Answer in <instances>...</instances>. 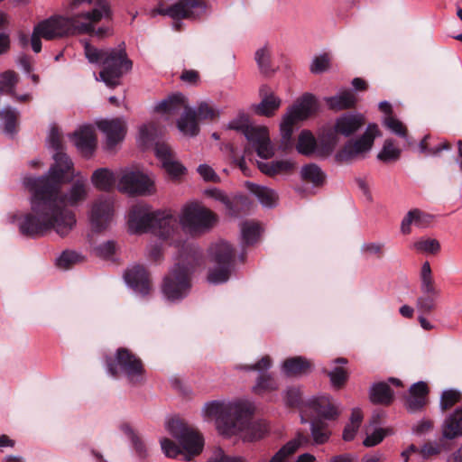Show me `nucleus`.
<instances>
[{"label": "nucleus", "mask_w": 462, "mask_h": 462, "mask_svg": "<svg viewBox=\"0 0 462 462\" xmlns=\"http://www.w3.org/2000/svg\"><path fill=\"white\" fill-rule=\"evenodd\" d=\"M72 168L73 162L69 156L66 153H58L47 175L24 179L25 187L32 192L31 212L20 217L16 214L8 217L12 224L18 220L22 236L35 239L53 230L59 236H65L75 226V214L67 206H76L85 200L87 187L85 180H77L68 193L61 194L65 174Z\"/></svg>", "instance_id": "f257e3e1"}, {"label": "nucleus", "mask_w": 462, "mask_h": 462, "mask_svg": "<svg viewBox=\"0 0 462 462\" xmlns=\"http://www.w3.org/2000/svg\"><path fill=\"white\" fill-rule=\"evenodd\" d=\"M106 13L107 9L103 6V10L92 9L70 17L53 15L44 19L33 27L30 40L32 49L35 53L42 51L41 38L51 41L67 35L85 34L92 29L91 23L99 20Z\"/></svg>", "instance_id": "f03ea898"}, {"label": "nucleus", "mask_w": 462, "mask_h": 462, "mask_svg": "<svg viewBox=\"0 0 462 462\" xmlns=\"http://www.w3.org/2000/svg\"><path fill=\"white\" fill-rule=\"evenodd\" d=\"M181 110L184 112L177 121V126L183 134L189 136L199 134L198 120L213 121L220 115L217 107L206 101L199 102L195 109L189 107L186 97L181 93L168 97L155 106V111L169 116L178 115Z\"/></svg>", "instance_id": "7ed1b4c3"}, {"label": "nucleus", "mask_w": 462, "mask_h": 462, "mask_svg": "<svg viewBox=\"0 0 462 462\" xmlns=\"http://www.w3.org/2000/svg\"><path fill=\"white\" fill-rule=\"evenodd\" d=\"M84 51L90 63L102 66L99 78L111 88L118 86L120 79L133 69L124 42L115 48L98 49L86 42Z\"/></svg>", "instance_id": "20e7f679"}, {"label": "nucleus", "mask_w": 462, "mask_h": 462, "mask_svg": "<svg viewBox=\"0 0 462 462\" xmlns=\"http://www.w3.org/2000/svg\"><path fill=\"white\" fill-rule=\"evenodd\" d=\"M128 227L133 234L151 232L162 240L173 242L179 224L171 211H152L147 205H134L128 214Z\"/></svg>", "instance_id": "39448f33"}, {"label": "nucleus", "mask_w": 462, "mask_h": 462, "mask_svg": "<svg viewBox=\"0 0 462 462\" xmlns=\"http://www.w3.org/2000/svg\"><path fill=\"white\" fill-rule=\"evenodd\" d=\"M166 429L179 442L177 445L168 438L161 439L162 450L167 457L176 458L182 455L184 460L189 461L202 452L204 448L202 435L180 419L170 420L166 424Z\"/></svg>", "instance_id": "423d86ee"}, {"label": "nucleus", "mask_w": 462, "mask_h": 462, "mask_svg": "<svg viewBox=\"0 0 462 462\" xmlns=\"http://www.w3.org/2000/svg\"><path fill=\"white\" fill-rule=\"evenodd\" d=\"M228 128L241 132L259 157L269 159L273 156L274 150L271 144L267 127L252 125L247 115L239 114L236 118L228 123Z\"/></svg>", "instance_id": "0eeeda50"}, {"label": "nucleus", "mask_w": 462, "mask_h": 462, "mask_svg": "<svg viewBox=\"0 0 462 462\" xmlns=\"http://www.w3.org/2000/svg\"><path fill=\"white\" fill-rule=\"evenodd\" d=\"M318 109V101L310 93H305L284 115L280 125L282 146L287 150L292 147L293 126L298 121L305 120Z\"/></svg>", "instance_id": "6e6552de"}, {"label": "nucleus", "mask_w": 462, "mask_h": 462, "mask_svg": "<svg viewBox=\"0 0 462 462\" xmlns=\"http://www.w3.org/2000/svg\"><path fill=\"white\" fill-rule=\"evenodd\" d=\"M204 412L206 416L216 419L217 429L220 434L231 437L236 431L233 420L236 414H248L249 409L244 401L234 402H211L205 404Z\"/></svg>", "instance_id": "1a4fd4ad"}, {"label": "nucleus", "mask_w": 462, "mask_h": 462, "mask_svg": "<svg viewBox=\"0 0 462 462\" xmlns=\"http://www.w3.org/2000/svg\"><path fill=\"white\" fill-rule=\"evenodd\" d=\"M106 366L111 375L117 376L121 373L133 385L144 381L145 370L142 360L127 348L119 347L116 352L115 359L106 360Z\"/></svg>", "instance_id": "9d476101"}, {"label": "nucleus", "mask_w": 462, "mask_h": 462, "mask_svg": "<svg viewBox=\"0 0 462 462\" xmlns=\"http://www.w3.org/2000/svg\"><path fill=\"white\" fill-rule=\"evenodd\" d=\"M217 222V215L199 203L186 205L180 216L182 229L192 236L209 231Z\"/></svg>", "instance_id": "9b49d317"}, {"label": "nucleus", "mask_w": 462, "mask_h": 462, "mask_svg": "<svg viewBox=\"0 0 462 462\" xmlns=\"http://www.w3.org/2000/svg\"><path fill=\"white\" fill-rule=\"evenodd\" d=\"M209 254L216 266L208 273V282L215 284L226 282L231 274L235 249L229 243L220 241L210 246Z\"/></svg>", "instance_id": "f8f14e48"}, {"label": "nucleus", "mask_w": 462, "mask_h": 462, "mask_svg": "<svg viewBox=\"0 0 462 462\" xmlns=\"http://www.w3.org/2000/svg\"><path fill=\"white\" fill-rule=\"evenodd\" d=\"M190 267L177 263L170 273L163 279L162 291L171 301L180 300L185 298L191 288Z\"/></svg>", "instance_id": "ddd939ff"}, {"label": "nucleus", "mask_w": 462, "mask_h": 462, "mask_svg": "<svg viewBox=\"0 0 462 462\" xmlns=\"http://www.w3.org/2000/svg\"><path fill=\"white\" fill-rule=\"evenodd\" d=\"M365 124V116L359 113L347 112L338 116L327 133L325 152L318 151L319 155H327L332 152L337 142V135L349 137L360 130Z\"/></svg>", "instance_id": "4468645a"}, {"label": "nucleus", "mask_w": 462, "mask_h": 462, "mask_svg": "<svg viewBox=\"0 0 462 462\" xmlns=\"http://www.w3.org/2000/svg\"><path fill=\"white\" fill-rule=\"evenodd\" d=\"M206 11L203 0H179L169 7L158 6L152 10V16L157 14L168 15L174 20L172 25L176 31H180L181 19H196Z\"/></svg>", "instance_id": "2eb2a0df"}, {"label": "nucleus", "mask_w": 462, "mask_h": 462, "mask_svg": "<svg viewBox=\"0 0 462 462\" xmlns=\"http://www.w3.org/2000/svg\"><path fill=\"white\" fill-rule=\"evenodd\" d=\"M379 134L377 125L369 124L365 132L357 139L347 141L336 153L335 160L339 162H349L368 152L374 144V138Z\"/></svg>", "instance_id": "dca6fc26"}, {"label": "nucleus", "mask_w": 462, "mask_h": 462, "mask_svg": "<svg viewBox=\"0 0 462 462\" xmlns=\"http://www.w3.org/2000/svg\"><path fill=\"white\" fill-rule=\"evenodd\" d=\"M249 409L248 414L238 413L234 418V424L236 426L234 435H239L246 441H254L262 439L267 431L266 425L262 421L252 420L254 406L252 402L244 401Z\"/></svg>", "instance_id": "f3484780"}, {"label": "nucleus", "mask_w": 462, "mask_h": 462, "mask_svg": "<svg viewBox=\"0 0 462 462\" xmlns=\"http://www.w3.org/2000/svg\"><path fill=\"white\" fill-rule=\"evenodd\" d=\"M118 189L129 195L144 196L153 192L154 182L148 175L139 171H127L118 181Z\"/></svg>", "instance_id": "a211bd4d"}, {"label": "nucleus", "mask_w": 462, "mask_h": 462, "mask_svg": "<svg viewBox=\"0 0 462 462\" xmlns=\"http://www.w3.org/2000/svg\"><path fill=\"white\" fill-rule=\"evenodd\" d=\"M114 212L111 197H100L93 204L90 212V223L95 232H101L108 226Z\"/></svg>", "instance_id": "6ab92c4d"}, {"label": "nucleus", "mask_w": 462, "mask_h": 462, "mask_svg": "<svg viewBox=\"0 0 462 462\" xmlns=\"http://www.w3.org/2000/svg\"><path fill=\"white\" fill-rule=\"evenodd\" d=\"M97 128L106 135L107 150L114 149L122 142L126 133L125 121L121 118L102 119L97 122Z\"/></svg>", "instance_id": "aec40b11"}, {"label": "nucleus", "mask_w": 462, "mask_h": 462, "mask_svg": "<svg viewBox=\"0 0 462 462\" xmlns=\"http://www.w3.org/2000/svg\"><path fill=\"white\" fill-rule=\"evenodd\" d=\"M154 152L162 168L171 178H179L185 173L186 168L180 162L174 160L172 152L168 144L157 142Z\"/></svg>", "instance_id": "412c9836"}, {"label": "nucleus", "mask_w": 462, "mask_h": 462, "mask_svg": "<svg viewBox=\"0 0 462 462\" xmlns=\"http://www.w3.org/2000/svg\"><path fill=\"white\" fill-rule=\"evenodd\" d=\"M125 282L136 292L147 295L151 291L149 273L143 265H134L125 273Z\"/></svg>", "instance_id": "4be33fe9"}, {"label": "nucleus", "mask_w": 462, "mask_h": 462, "mask_svg": "<svg viewBox=\"0 0 462 462\" xmlns=\"http://www.w3.org/2000/svg\"><path fill=\"white\" fill-rule=\"evenodd\" d=\"M434 216L419 208H413L407 212L401 222V232L409 235L411 232V226L418 228H427L433 222Z\"/></svg>", "instance_id": "5701e85b"}, {"label": "nucleus", "mask_w": 462, "mask_h": 462, "mask_svg": "<svg viewBox=\"0 0 462 462\" xmlns=\"http://www.w3.org/2000/svg\"><path fill=\"white\" fill-rule=\"evenodd\" d=\"M210 195L222 202L231 216L237 217L242 211L249 209L250 201L245 196L239 195L230 199L225 192L217 189L210 190Z\"/></svg>", "instance_id": "b1692460"}, {"label": "nucleus", "mask_w": 462, "mask_h": 462, "mask_svg": "<svg viewBox=\"0 0 462 462\" xmlns=\"http://www.w3.org/2000/svg\"><path fill=\"white\" fill-rule=\"evenodd\" d=\"M261 102L254 106V112L259 116H272L281 106V99L274 95L271 88L263 85L259 89Z\"/></svg>", "instance_id": "393cba45"}, {"label": "nucleus", "mask_w": 462, "mask_h": 462, "mask_svg": "<svg viewBox=\"0 0 462 462\" xmlns=\"http://www.w3.org/2000/svg\"><path fill=\"white\" fill-rule=\"evenodd\" d=\"M410 393L406 399L405 406L410 412L421 411L427 404L429 388L426 383L420 381L410 387Z\"/></svg>", "instance_id": "a878e982"}, {"label": "nucleus", "mask_w": 462, "mask_h": 462, "mask_svg": "<svg viewBox=\"0 0 462 462\" xmlns=\"http://www.w3.org/2000/svg\"><path fill=\"white\" fill-rule=\"evenodd\" d=\"M76 147L84 156H90L96 147L97 139L95 131L90 125H84L73 134Z\"/></svg>", "instance_id": "bb28decb"}, {"label": "nucleus", "mask_w": 462, "mask_h": 462, "mask_svg": "<svg viewBox=\"0 0 462 462\" xmlns=\"http://www.w3.org/2000/svg\"><path fill=\"white\" fill-rule=\"evenodd\" d=\"M312 411L315 419L334 420L337 417V408L331 403L328 396H319L310 400L306 404Z\"/></svg>", "instance_id": "cd10ccee"}, {"label": "nucleus", "mask_w": 462, "mask_h": 462, "mask_svg": "<svg viewBox=\"0 0 462 462\" xmlns=\"http://www.w3.org/2000/svg\"><path fill=\"white\" fill-rule=\"evenodd\" d=\"M333 363L336 365L330 371L324 370V373L329 377L334 388L341 389L349 377L347 369L344 366L348 364V360L345 357H337L333 360Z\"/></svg>", "instance_id": "c85d7f7f"}, {"label": "nucleus", "mask_w": 462, "mask_h": 462, "mask_svg": "<svg viewBox=\"0 0 462 462\" xmlns=\"http://www.w3.org/2000/svg\"><path fill=\"white\" fill-rule=\"evenodd\" d=\"M442 434L448 439L462 436V407L457 408L446 418L442 426Z\"/></svg>", "instance_id": "c756f323"}, {"label": "nucleus", "mask_w": 462, "mask_h": 462, "mask_svg": "<svg viewBox=\"0 0 462 462\" xmlns=\"http://www.w3.org/2000/svg\"><path fill=\"white\" fill-rule=\"evenodd\" d=\"M311 369V364L302 356L287 358L282 364V372L287 376H300L308 374Z\"/></svg>", "instance_id": "7c9ffc66"}, {"label": "nucleus", "mask_w": 462, "mask_h": 462, "mask_svg": "<svg viewBox=\"0 0 462 462\" xmlns=\"http://www.w3.org/2000/svg\"><path fill=\"white\" fill-rule=\"evenodd\" d=\"M91 181L97 189L109 191L115 187L116 179L111 170L99 168L93 172Z\"/></svg>", "instance_id": "2f4dec72"}, {"label": "nucleus", "mask_w": 462, "mask_h": 462, "mask_svg": "<svg viewBox=\"0 0 462 462\" xmlns=\"http://www.w3.org/2000/svg\"><path fill=\"white\" fill-rule=\"evenodd\" d=\"M300 177L302 180L311 183L316 188L322 187L327 179L326 173L315 163L305 164L300 170Z\"/></svg>", "instance_id": "473e14b6"}, {"label": "nucleus", "mask_w": 462, "mask_h": 462, "mask_svg": "<svg viewBox=\"0 0 462 462\" xmlns=\"http://www.w3.org/2000/svg\"><path fill=\"white\" fill-rule=\"evenodd\" d=\"M325 101L332 110H344L353 107L356 103V97L351 90H344L334 97H326Z\"/></svg>", "instance_id": "72a5a7b5"}, {"label": "nucleus", "mask_w": 462, "mask_h": 462, "mask_svg": "<svg viewBox=\"0 0 462 462\" xmlns=\"http://www.w3.org/2000/svg\"><path fill=\"white\" fill-rule=\"evenodd\" d=\"M393 393L383 382L374 383L370 390V400L373 403L388 405L393 402Z\"/></svg>", "instance_id": "f704fd0d"}, {"label": "nucleus", "mask_w": 462, "mask_h": 462, "mask_svg": "<svg viewBox=\"0 0 462 462\" xmlns=\"http://www.w3.org/2000/svg\"><path fill=\"white\" fill-rule=\"evenodd\" d=\"M317 141L311 132L302 130L296 143L297 152L302 155L310 156L317 151Z\"/></svg>", "instance_id": "c9c22d12"}, {"label": "nucleus", "mask_w": 462, "mask_h": 462, "mask_svg": "<svg viewBox=\"0 0 462 462\" xmlns=\"http://www.w3.org/2000/svg\"><path fill=\"white\" fill-rule=\"evenodd\" d=\"M162 134L163 128L161 127L158 124L151 122L140 127L139 142L141 144L147 146L154 142Z\"/></svg>", "instance_id": "e433bc0d"}, {"label": "nucleus", "mask_w": 462, "mask_h": 462, "mask_svg": "<svg viewBox=\"0 0 462 462\" xmlns=\"http://www.w3.org/2000/svg\"><path fill=\"white\" fill-rule=\"evenodd\" d=\"M250 189L263 206L273 208L276 205L278 196L273 189L255 184H250Z\"/></svg>", "instance_id": "4c0bfd02"}, {"label": "nucleus", "mask_w": 462, "mask_h": 462, "mask_svg": "<svg viewBox=\"0 0 462 462\" xmlns=\"http://www.w3.org/2000/svg\"><path fill=\"white\" fill-rule=\"evenodd\" d=\"M261 234V226L255 222H243L241 225V235L243 243L249 245L257 242Z\"/></svg>", "instance_id": "58836bf2"}, {"label": "nucleus", "mask_w": 462, "mask_h": 462, "mask_svg": "<svg viewBox=\"0 0 462 462\" xmlns=\"http://www.w3.org/2000/svg\"><path fill=\"white\" fill-rule=\"evenodd\" d=\"M278 389V383L275 379L269 374L263 373L257 378L253 392L255 394L263 395L265 393L273 392Z\"/></svg>", "instance_id": "ea45409f"}, {"label": "nucleus", "mask_w": 462, "mask_h": 462, "mask_svg": "<svg viewBox=\"0 0 462 462\" xmlns=\"http://www.w3.org/2000/svg\"><path fill=\"white\" fill-rule=\"evenodd\" d=\"M18 74L14 70H6L0 75V92L10 96L15 95Z\"/></svg>", "instance_id": "a19ab883"}, {"label": "nucleus", "mask_w": 462, "mask_h": 462, "mask_svg": "<svg viewBox=\"0 0 462 462\" xmlns=\"http://www.w3.org/2000/svg\"><path fill=\"white\" fill-rule=\"evenodd\" d=\"M121 430L130 438L136 455L141 459H145L148 456V452L144 442L140 439V437L137 434H135V432L134 431L130 425L124 424L122 425Z\"/></svg>", "instance_id": "79ce46f5"}, {"label": "nucleus", "mask_w": 462, "mask_h": 462, "mask_svg": "<svg viewBox=\"0 0 462 462\" xmlns=\"http://www.w3.org/2000/svg\"><path fill=\"white\" fill-rule=\"evenodd\" d=\"M400 156L401 149L394 145L393 139H386L377 158L383 162H390L397 161Z\"/></svg>", "instance_id": "37998d69"}, {"label": "nucleus", "mask_w": 462, "mask_h": 462, "mask_svg": "<svg viewBox=\"0 0 462 462\" xmlns=\"http://www.w3.org/2000/svg\"><path fill=\"white\" fill-rule=\"evenodd\" d=\"M311 435L316 444H323L329 438L328 424L320 419L311 420Z\"/></svg>", "instance_id": "c03bdc74"}, {"label": "nucleus", "mask_w": 462, "mask_h": 462, "mask_svg": "<svg viewBox=\"0 0 462 462\" xmlns=\"http://www.w3.org/2000/svg\"><path fill=\"white\" fill-rule=\"evenodd\" d=\"M462 400V393L456 389H448L442 392L439 401V407L442 411L452 408Z\"/></svg>", "instance_id": "a18cd8bd"}, {"label": "nucleus", "mask_w": 462, "mask_h": 462, "mask_svg": "<svg viewBox=\"0 0 462 462\" xmlns=\"http://www.w3.org/2000/svg\"><path fill=\"white\" fill-rule=\"evenodd\" d=\"M18 116L19 112L10 106L0 111V117L5 122V131L7 134H14L15 132Z\"/></svg>", "instance_id": "49530a36"}, {"label": "nucleus", "mask_w": 462, "mask_h": 462, "mask_svg": "<svg viewBox=\"0 0 462 462\" xmlns=\"http://www.w3.org/2000/svg\"><path fill=\"white\" fill-rule=\"evenodd\" d=\"M300 445V441L297 439L290 440L275 453L270 462H285L288 457L296 452Z\"/></svg>", "instance_id": "de8ad7c7"}, {"label": "nucleus", "mask_w": 462, "mask_h": 462, "mask_svg": "<svg viewBox=\"0 0 462 462\" xmlns=\"http://www.w3.org/2000/svg\"><path fill=\"white\" fill-rule=\"evenodd\" d=\"M383 124L393 134L404 139L407 138L406 126L396 117L393 116H385Z\"/></svg>", "instance_id": "09e8293b"}, {"label": "nucleus", "mask_w": 462, "mask_h": 462, "mask_svg": "<svg viewBox=\"0 0 462 462\" xmlns=\"http://www.w3.org/2000/svg\"><path fill=\"white\" fill-rule=\"evenodd\" d=\"M80 262V255L74 251H64L56 260L60 268L69 269L74 263Z\"/></svg>", "instance_id": "8fccbe9b"}, {"label": "nucleus", "mask_w": 462, "mask_h": 462, "mask_svg": "<svg viewBox=\"0 0 462 462\" xmlns=\"http://www.w3.org/2000/svg\"><path fill=\"white\" fill-rule=\"evenodd\" d=\"M439 295L423 294L417 300V308L423 314L430 313L436 305V299Z\"/></svg>", "instance_id": "3c124183"}, {"label": "nucleus", "mask_w": 462, "mask_h": 462, "mask_svg": "<svg viewBox=\"0 0 462 462\" xmlns=\"http://www.w3.org/2000/svg\"><path fill=\"white\" fill-rule=\"evenodd\" d=\"M48 141L50 143L51 147L53 148L56 152L53 155L54 160L58 153H64L61 151L62 150L61 135L60 134V131H59V128L57 125H51V127L50 129Z\"/></svg>", "instance_id": "603ef678"}, {"label": "nucleus", "mask_w": 462, "mask_h": 462, "mask_svg": "<svg viewBox=\"0 0 462 462\" xmlns=\"http://www.w3.org/2000/svg\"><path fill=\"white\" fill-rule=\"evenodd\" d=\"M255 60L262 72L268 73L271 71L270 52L265 47L256 51Z\"/></svg>", "instance_id": "864d4df0"}, {"label": "nucleus", "mask_w": 462, "mask_h": 462, "mask_svg": "<svg viewBox=\"0 0 462 462\" xmlns=\"http://www.w3.org/2000/svg\"><path fill=\"white\" fill-rule=\"evenodd\" d=\"M208 462H246V460L243 457L227 456L222 448H217L214 450Z\"/></svg>", "instance_id": "5fc2aeb1"}, {"label": "nucleus", "mask_w": 462, "mask_h": 462, "mask_svg": "<svg viewBox=\"0 0 462 462\" xmlns=\"http://www.w3.org/2000/svg\"><path fill=\"white\" fill-rule=\"evenodd\" d=\"M329 66V58L328 54H322L315 57L310 64V69L314 74L324 72Z\"/></svg>", "instance_id": "6e6d98bb"}, {"label": "nucleus", "mask_w": 462, "mask_h": 462, "mask_svg": "<svg viewBox=\"0 0 462 462\" xmlns=\"http://www.w3.org/2000/svg\"><path fill=\"white\" fill-rule=\"evenodd\" d=\"M414 247L421 252L436 254L439 251L440 245L437 239H426L416 242Z\"/></svg>", "instance_id": "4d7b16f0"}, {"label": "nucleus", "mask_w": 462, "mask_h": 462, "mask_svg": "<svg viewBox=\"0 0 462 462\" xmlns=\"http://www.w3.org/2000/svg\"><path fill=\"white\" fill-rule=\"evenodd\" d=\"M302 402L300 388L290 387L286 391L285 403L289 407H300Z\"/></svg>", "instance_id": "13d9d810"}, {"label": "nucleus", "mask_w": 462, "mask_h": 462, "mask_svg": "<svg viewBox=\"0 0 462 462\" xmlns=\"http://www.w3.org/2000/svg\"><path fill=\"white\" fill-rule=\"evenodd\" d=\"M385 437V432L383 429L375 430L371 435H368L363 444L365 447H374L378 445Z\"/></svg>", "instance_id": "bf43d9fd"}, {"label": "nucleus", "mask_w": 462, "mask_h": 462, "mask_svg": "<svg viewBox=\"0 0 462 462\" xmlns=\"http://www.w3.org/2000/svg\"><path fill=\"white\" fill-rule=\"evenodd\" d=\"M198 172L206 181L217 182L219 180L214 170L207 164H200L198 167Z\"/></svg>", "instance_id": "052dcab7"}, {"label": "nucleus", "mask_w": 462, "mask_h": 462, "mask_svg": "<svg viewBox=\"0 0 462 462\" xmlns=\"http://www.w3.org/2000/svg\"><path fill=\"white\" fill-rule=\"evenodd\" d=\"M97 254L103 258H109L115 254L116 244L113 241H107L97 247Z\"/></svg>", "instance_id": "680f3d73"}, {"label": "nucleus", "mask_w": 462, "mask_h": 462, "mask_svg": "<svg viewBox=\"0 0 462 462\" xmlns=\"http://www.w3.org/2000/svg\"><path fill=\"white\" fill-rule=\"evenodd\" d=\"M275 174L291 171L294 168V162L290 160L273 161Z\"/></svg>", "instance_id": "e2e57ef3"}, {"label": "nucleus", "mask_w": 462, "mask_h": 462, "mask_svg": "<svg viewBox=\"0 0 462 462\" xmlns=\"http://www.w3.org/2000/svg\"><path fill=\"white\" fill-rule=\"evenodd\" d=\"M433 427V423L431 420L427 419H422L418 421L416 425L412 428V430L417 435H423L429 432Z\"/></svg>", "instance_id": "0e129e2a"}, {"label": "nucleus", "mask_w": 462, "mask_h": 462, "mask_svg": "<svg viewBox=\"0 0 462 462\" xmlns=\"http://www.w3.org/2000/svg\"><path fill=\"white\" fill-rule=\"evenodd\" d=\"M383 245L382 244L368 243L363 245L362 251L368 254H377L381 256L383 254Z\"/></svg>", "instance_id": "69168bd1"}, {"label": "nucleus", "mask_w": 462, "mask_h": 462, "mask_svg": "<svg viewBox=\"0 0 462 462\" xmlns=\"http://www.w3.org/2000/svg\"><path fill=\"white\" fill-rule=\"evenodd\" d=\"M272 360L270 356H263L256 364L248 367L249 370L266 371L271 367Z\"/></svg>", "instance_id": "338daca9"}, {"label": "nucleus", "mask_w": 462, "mask_h": 462, "mask_svg": "<svg viewBox=\"0 0 462 462\" xmlns=\"http://www.w3.org/2000/svg\"><path fill=\"white\" fill-rule=\"evenodd\" d=\"M439 451H440L439 447L438 445H433L431 443L425 444L420 450L423 458H428L430 456L437 455L439 453Z\"/></svg>", "instance_id": "774afa93"}]
</instances>
